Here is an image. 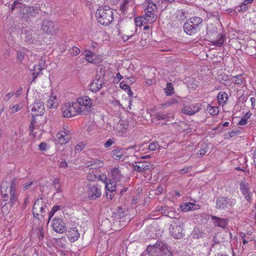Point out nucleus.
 <instances>
[{"mask_svg":"<svg viewBox=\"0 0 256 256\" xmlns=\"http://www.w3.org/2000/svg\"><path fill=\"white\" fill-rule=\"evenodd\" d=\"M146 251L149 256H172L166 243L160 240L153 245H148Z\"/></svg>","mask_w":256,"mask_h":256,"instance_id":"f257e3e1","label":"nucleus"},{"mask_svg":"<svg viewBox=\"0 0 256 256\" xmlns=\"http://www.w3.org/2000/svg\"><path fill=\"white\" fill-rule=\"evenodd\" d=\"M96 17L98 22L103 25H108L114 20L112 10L108 7H100L96 10Z\"/></svg>","mask_w":256,"mask_h":256,"instance_id":"f03ea898","label":"nucleus"},{"mask_svg":"<svg viewBox=\"0 0 256 256\" xmlns=\"http://www.w3.org/2000/svg\"><path fill=\"white\" fill-rule=\"evenodd\" d=\"M79 104L76 102H68L62 106V112L64 117L71 118L76 114L82 115V110L79 108Z\"/></svg>","mask_w":256,"mask_h":256,"instance_id":"7ed1b4c3","label":"nucleus"},{"mask_svg":"<svg viewBox=\"0 0 256 256\" xmlns=\"http://www.w3.org/2000/svg\"><path fill=\"white\" fill-rule=\"evenodd\" d=\"M15 9L17 10L18 12L22 14L24 16L30 14L33 16L35 14L38 13L39 10L37 6H26L16 1L14 2L11 6L12 11Z\"/></svg>","mask_w":256,"mask_h":256,"instance_id":"20e7f679","label":"nucleus"},{"mask_svg":"<svg viewBox=\"0 0 256 256\" xmlns=\"http://www.w3.org/2000/svg\"><path fill=\"white\" fill-rule=\"evenodd\" d=\"M18 194H12L9 196L8 198H2V201L0 205L2 212L4 213H8L12 206H14L18 202Z\"/></svg>","mask_w":256,"mask_h":256,"instance_id":"39448f33","label":"nucleus"},{"mask_svg":"<svg viewBox=\"0 0 256 256\" xmlns=\"http://www.w3.org/2000/svg\"><path fill=\"white\" fill-rule=\"evenodd\" d=\"M240 190L244 199L247 201L246 208L249 207L252 200V192H251L250 184L246 181H242L240 184Z\"/></svg>","mask_w":256,"mask_h":256,"instance_id":"423d86ee","label":"nucleus"},{"mask_svg":"<svg viewBox=\"0 0 256 256\" xmlns=\"http://www.w3.org/2000/svg\"><path fill=\"white\" fill-rule=\"evenodd\" d=\"M216 208L220 210H224L234 206L236 204V200L233 198H229L226 196H220L216 199Z\"/></svg>","mask_w":256,"mask_h":256,"instance_id":"0eeeda50","label":"nucleus"},{"mask_svg":"<svg viewBox=\"0 0 256 256\" xmlns=\"http://www.w3.org/2000/svg\"><path fill=\"white\" fill-rule=\"evenodd\" d=\"M88 198L90 200H94L102 196L101 187L97 184H88L87 190Z\"/></svg>","mask_w":256,"mask_h":256,"instance_id":"6e6552de","label":"nucleus"},{"mask_svg":"<svg viewBox=\"0 0 256 256\" xmlns=\"http://www.w3.org/2000/svg\"><path fill=\"white\" fill-rule=\"evenodd\" d=\"M156 6L154 3H148L144 10L145 14L144 16L148 22L152 23L156 19Z\"/></svg>","mask_w":256,"mask_h":256,"instance_id":"1a4fd4ad","label":"nucleus"},{"mask_svg":"<svg viewBox=\"0 0 256 256\" xmlns=\"http://www.w3.org/2000/svg\"><path fill=\"white\" fill-rule=\"evenodd\" d=\"M76 103L79 104L80 110H82V114H86L91 112L92 102L91 99L88 96L80 97L77 99Z\"/></svg>","mask_w":256,"mask_h":256,"instance_id":"9d476101","label":"nucleus"},{"mask_svg":"<svg viewBox=\"0 0 256 256\" xmlns=\"http://www.w3.org/2000/svg\"><path fill=\"white\" fill-rule=\"evenodd\" d=\"M0 192L2 198H8L9 196L18 194L15 188L14 182L12 181L10 184L6 181L3 182L0 186Z\"/></svg>","mask_w":256,"mask_h":256,"instance_id":"9b49d317","label":"nucleus"},{"mask_svg":"<svg viewBox=\"0 0 256 256\" xmlns=\"http://www.w3.org/2000/svg\"><path fill=\"white\" fill-rule=\"evenodd\" d=\"M169 230L172 236L175 238L180 239L182 237V230L178 219L172 222L170 226Z\"/></svg>","mask_w":256,"mask_h":256,"instance_id":"f8f14e48","label":"nucleus"},{"mask_svg":"<svg viewBox=\"0 0 256 256\" xmlns=\"http://www.w3.org/2000/svg\"><path fill=\"white\" fill-rule=\"evenodd\" d=\"M110 174L112 180L120 182V184H124L126 181V178L123 176L119 167L112 168L110 169Z\"/></svg>","mask_w":256,"mask_h":256,"instance_id":"ddd939ff","label":"nucleus"},{"mask_svg":"<svg viewBox=\"0 0 256 256\" xmlns=\"http://www.w3.org/2000/svg\"><path fill=\"white\" fill-rule=\"evenodd\" d=\"M52 227L54 230L57 233L63 234L66 231V223L58 218H54L52 220Z\"/></svg>","mask_w":256,"mask_h":256,"instance_id":"4468645a","label":"nucleus"},{"mask_svg":"<svg viewBox=\"0 0 256 256\" xmlns=\"http://www.w3.org/2000/svg\"><path fill=\"white\" fill-rule=\"evenodd\" d=\"M56 30V28L53 22L45 20L41 24V30L46 34H52Z\"/></svg>","mask_w":256,"mask_h":256,"instance_id":"2eb2a0df","label":"nucleus"},{"mask_svg":"<svg viewBox=\"0 0 256 256\" xmlns=\"http://www.w3.org/2000/svg\"><path fill=\"white\" fill-rule=\"evenodd\" d=\"M32 114L33 116H42L44 113V108L42 102L40 100H36L32 105Z\"/></svg>","mask_w":256,"mask_h":256,"instance_id":"dca6fc26","label":"nucleus"},{"mask_svg":"<svg viewBox=\"0 0 256 256\" xmlns=\"http://www.w3.org/2000/svg\"><path fill=\"white\" fill-rule=\"evenodd\" d=\"M200 109V105L198 104H193L183 107L182 112L186 115L191 116L199 112Z\"/></svg>","mask_w":256,"mask_h":256,"instance_id":"f3484780","label":"nucleus"},{"mask_svg":"<svg viewBox=\"0 0 256 256\" xmlns=\"http://www.w3.org/2000/svg\"><path fill=\"white\" fill-rule=\"evenodd\" d=\"M211 218L215 226L224 228L228 224V220L224 218H221L216 216H212Z\"/></svg>","mask_w":256,"mask_h":256,"instance_id":"a211bd4d","label":"nucleus"},{"mask_svg":"<svg viewBox=\"0 0 256 256\" xmlns=\"http://www.w3.org/2000/svg\"><path fill=\"white\" fill-rule=\"evenodd\" d=\"M66 236L69 240L74 242L78 239L80 234L76 228H69Z\"/></svg>","mask_w":256,"mask_h":256,"instance_id":"6ab92c4d","label":"nucleus"},{"mask_svg":"<svg viewBox=\"0 0 256 256\" xmlns=\"http://www.w3.org/2000/svg\"><path fill=\"white\" fill-rule=\"evenodd\" d=\"M46 62L44 60H40L37 66H34L32 70V78L33 79L36 78L38 75L40 74V72L46 68Z\"/></svg>","mask_w":256,"mask_h":256,"instance_id":"aec40b11","label":"nucleus"},{"mask_svg":"<svg viewBox=\"0 0 256 256\" xmlns=\"http://www.w3.org/2000/svg\"><path fill=\"white\" fill-rule=\"evenodd\" d=\"M184 31L189 35H193L196 34L198 32L200 31V28L196 27L191 24V22H186L184 26Z\"/></svg>","mask_w":256,"mask_h":256,"instance_id":"412c9836","label":"nucleus"},{"mask_svg":"<svg viewBox=\"0 0 256 256\" xmlns=\"http://www.w3.org/2000/svg\"><path fill=\"white\" fill-rule=\"evenodd\" d=\"M125 154V150L124 148H118L112 152V156L115 160H120L122 159Z\"/></svg>","mask_w":256,"mask_h":256,"instance_id":"4be33fe9","label":"nucleus"},{"mask_svg":"<svg viewBox=\"0 0 256 256\" xmlns=\"http://www.w3.org/2000/svg\"><path fill=\"white\" fill-rule=\"evenodd\" d=\"M134 166V170L139 172H142L150 168V165L146 162H143L136 163Z\"/></svg>","mask_w":256,"mask_h":256,"instance_id":"5701e85b","label":"nucleus"},{"mask_svg":"<svg viewBox=\"0 0 256 256\" xmlns=\"http://www.w3.org/2000/svg\"><path fill=\"white\" fill-rule=\"evenodd\" d=\"M56 136L58 139V142L60 144H64L68 142L70 138L68 133L65 131L58 132L56 134Z\"/></svg>","mask_w":256,"mask_h":256,"instance_id":"b1692460","label":"nucleus"},{"mask_svg":"<svg viewBox=\"0 0 256 256\" xmlns=\"http://www.w3.org/2000/svg\"><path fill=\"white\" fill-rule=\"evenodd\" d=\"M156 120H166L167 121H170L171 118H174V116L171 113L167 112H158L156 113L155 115Z\"/></svg>","mask_w":256,"mask_h":256,"instance_id":"393cba45","label":"nucleus"},{"mask_svg":"<svg viewBox=\"0 0 256 256\" xmlns=\"http://www.w3.org/2000/svg\"><path fill=\"white\" fill-rule=\"evenodd\" d=\"M85 56L86 60L90 63H94L96 59V56L94 54L88 50H86L84 53Z\"/></svg>","mask_w":256,"mask_h":256,"instance_id":"a878e982","label":"nucleus"},{"mask_svg":"<svg viewBox=\"0 0 256 256\" xmlns=\"http://www.w3.org/2000/svg\"><path fill=\"white\" fill-rule=\"evenodd\" d=\"M103 162L102 161L98 160H90L88 162V167L90 169H96L98 167L102 166Z\"/></svg>","mask_w":256,"mask_h":256,"instance_id":"bb28decb","label":"nucleus"},{"mask_svg":"<svg viewBox=\"0 0 256 256\" xmlns=\"http://www.w3.org/2000/svg\"><path fill=\"white\" fill-rule=\"evenodd\" d=\"M102 81H92L90 84V90L92 92L98 91L102 87L103 83Z\"/></svg>","mask_w":256,"mask_h":256,"instance_id":"cd10ccee","label":"nucleus"},{"mask_svg":"<svg viewBox=\"0 0 256 256\" xmlns=\"http://www.w3.org/2000/svg\"><path fill=\"white\" fill-rule=\"evenodd\" d=\"M194 206H195L194 204L190 202H186L181 204L180 208L182 212H187L195 210L196 208H194Z\"/></svg>","mask_w":256,"mask_h":256,"instance_id":"c85d7f7f","label":"nucleus"},{"mask_svg":"<svg viewBox=\"0 0 256 256\" xmlns=\"http://www.w3.org/2000/svg\"><path fill=\"white\" fill-rule=\"evenodd\" d=\"M106 192H109L112 193H116V186L114 181L110 180L109 182H106Z\"/></svg>","mask_w":256,"mask_h":256,"instance_id":"c756f323","label":"nucleus"},{"mask_svg":"<svg viewBox=\"0 0 256 256\" xmlns=\"http://www.w3.org/2000/svg\"><path fill=\"white\" fill-rule=\"evenodd\" d=\"M187 21L191 22V24L196 27L200 28V24L202 22V20L200 17L194 16L190 18Z\"/></svg>","mask_w":256,"mask_h":256,"instance_id":"7c9ffc66","label":"nucleus"},{"mask_svg":"<svg viewBox=\"0 0 256 256\" xmlns=\"http://www.w3.org/2000/svg\"><path fill=\"white\" fill-rule=\"evenodd\" d=\"M42 206H44V202L42 198H38L34 204L32 210L34 212H39L40 209L42 208Z\"/></svg>","mask_w":256,"mask_h":256,"instance_id":"2f4dec72","label":"nucleus"},{"mask_svg":"<svg viewBox=\"0 0 256 256\" xmlns=\"http://www.w3.org/2000/svg\"><path fill=\"white\" fill-rule=\"evenodd\" d=\"M52 186L56 193H60L62 192L60 184V180L58 178H56L52 182Z\"/></svg>","mask_w":256,"mask_h":256,"instance_id":"473e14b6","label":"nucleus"},{"mask_svg":"<svg viewBox=\"0 0 256 256\" xmlns=\"http://www.w3.org/2000/svg\"><path fill=\"white\" fill-rule=\"evenodd\" d=\"M218 40H212V43L214 46H221L225 41V36L222 34H218Z\"/></svg>","mask_w":256,"mask_h":256,"instance_id":"72a5a7b5","label":"nucleus"},{"mask_svg":"<svg viewBox=\"0 0 256 256\" xmlns=\"http://www.w3.org/2000/svg\"><path fill=\"white\" fill-rule=\"evenodd\" d=\"M48 106L50 108H54L58 106V103L56 100V97L50 96V99L48 100Z\"/></svg>","mask_w":256,"mask_h":256,"instance_id":"f704fd0d","label":"nucleus"},{"mask_svg":"<svg viewBox=\"0 0 256 256\" xmlns=\"http://www.w3.org/2000/svg\"><path fill=\"white\" fill-rule=\"evenodd\" d=\"M120 86L122 89L125 90L126 91L127 90V94L130 96H132L133 92L132 91L130 86L126 84L124 81H122L120 82Z\"/></svg>","mask_w":256,"mask_h":256,"instance_id":"c9c22d12","label":"nucleus"},{"mask_svg":"<svg viewBox=\"0 0 256 256\" xmlns=\"http://www.w3.org/2000/svg\"><path fill=\"white\" fill-rule=\"evenodd\" d=\"M164 92L167 96H170L174 94V88L173 84L168 82L166 87L164 89Z\"/></svg>","mask_w":256,"mask_h":256,"instance_id":"e433bc0d","label":"nucleus"},{"mask_svg":"<svg viewBox=\"0 0 256 256\" xmlns=\"http://www.w3.org/2000/svg\"><path fill=\"white\" fill-rule=\"evenodd\" d=\"M217 98L219 103L222 104L224 103L227 100L228 94L224 92H220L218 94Z\"/></svg>","mask_w":256,"mask_h":256,"instance_id":"4c0bfd02","label":"nucleus"},{"mask_svg":"<svg viewBox=\"0 0 256 256\" xmlns=\"http://www.w3.org/2000/svg\"><path fill=\"white\" fill-rule=\"evenodd\" d=\"M252 116V113L250 112H246L242 118L238 122V124L240 126H244L247 124L248 120Z\"/></svg>","mask_w":256,"mask_h":256,"instance_id":"58836bf2","label":"nucleus"},{"mask_svg":"<svg viewBox=\"0 0 256 256\" xmlns=\"http://www.w3.org/2000/svg\"><path fill=\"white\" fill-rule=\"evenodd\" d=\"M126 211L124 210L121 206H119L118 208L117 212H116V217L118 218H120L126 215Z\"/></svg>","mask_w":256,"mask_h":256,"instance_id":"ea45409f","label":"nucleus"},{"mask_svg":"<svg viewBox=\"0 0 256 256\" xmlns=\"http://www.w3.org/2000/svg\"><path fill=\"white\" fill-rule=\"evenodd\" d=\"M147 22V21L145 20V18L144 16L136 18L135 20V24L137 26H140Z\"/></svg>","mask_w":256,"mask_h":256,"instance_id":"a19ab883","label":"nucleus"},{"mask_svg":"<svg viewBox=\"0 0 256 256\" xmlns=\"http://www.w3.org/2000/svg\"><path fill=\"white\" fill-rule=\"evenodd\" d=\"M207 110L210 114L213 116L216 115L218 112V108L215 106H208Z\"/></svg>","mask_w":256,"mask_h":256,"instance_id":"79ce46f5","label":"nucleus"},{"mask_svg":"<svg viewBox=\"0 0 256 256\" xmlns=\"http://www.w3.org/2000/svg\"><path fill=\"white\" fill-rule=\"evenodd\" d=\"M32 116V120H31V122H30V128H29L30 131L31 132H32L34 131V128L35 124L36 123V120L35 118L36 116Z\"/></svg>","mask_w":256,"mask_h":256,"instance_id":"37998d69","label":"nucleus"},{"mask_svg":"<svg viewBox=\"0 0 256 256\" xmlns=\"http://www.w3.org/2000/svg\"><path fill=\"white\" fill-rule=\"evenodd\" d=\"M70 53L73 56H77L80 52V50L76 46H74L70 50Z\"/></svg>","mask_w":256,"mask_h":256,"instance_id":"c03bdc74","label":"nucleus"},{"mask_svg":"<svg viewBox=\"0 0 256 256\" xmlns=\"http://www.w3.org/2000/svg\"><path fill=\"white\" fill-rule=\"evenodd\" d=\"M178 216V214L176 212V211H174V210H172V208H171L169 213H168V215L167 216L171 218H176H176Z\"/></svg>","mask_w":256,"mask_h":256,"instance_id":"a18cd8bd","label":"nucleus"},{"mask_svg":"<svg viewBox=\"0 0 256 256\" xmlns=\"http://www.w3.org/2000/svg\"><path fill=\"white\" fill-rule=\"evenodd\" d=\"M192 170V166H186L184 167V168L180 170V173L181 174H187L189 172H190Z\"/></svg>","mask_w":256,"mask_h":256,"instance_id":"49530a36","label":"nucleus"},{"mask_svg":"<svg viewBox=\"0 0 256 256\" xmlns=\"http://www.w3.org/2000/svg\"><path fill=\"white\" fill-rule=\"evenodd\" d=\"M170 208H168L167 206H164V207H162L161 210H160L162 212V214L164 216H167L168 215V213H169V212L170 210Z\"/></svg>","mask_w":256,"mask_h":256,"instance_id":"de8ad7c7","label":"nucleus"},{"mask_svg":"<svg viewBox=\"0 0 256 256\" xmlns=\"http://www.w3.org/2000/svg\"><path fill=\"white\" fill-rule=\"evenodd\" d=\"M158 146L157 142H152L148 146V148L149 150L154 151L156 150Z\"/></svg>","mask_w":256,"mask_h":256,"instance_id":"09e8293b","label":"nucleus"},{"mask_svg":"<svg viewBox=\"0 0 256 256\" xmlns=\"http://www.w3.org/2000/svg\"><path fill=\"white\" fill-rule=\"evenodd\" d=\"M236 8L238 12H242L246 11L248 10V7L246 4L242 2V4L238 6Z\"/></svg>","mask_w":256,"mask_h":256,"instance_id":"8fccbe9b","label":"nucleus"},{"mask_svg":"<svg viewBox=\"0 0 256 256\" xmlns=\"http://www.w3.org/2000/svg\"><path fill=\"white\" fill-rule=\"evenodd\" d=\"M46 204L44 202V206H42V208L40 209L38 212H40V216L44 218L46 216Z\"/></svg>","mask_w":256,"mask_h":256,"instance_id":"3c124183","label":"nucleus"},{"mask_svg":"<svg viewBox=\"0 0 256 256\" xmlns=\"http://www.w3.org/2000/svg\"><path fill=\"white\" fill-rule=\"evenodd\" d=\"M24 56H25V54L22 52L20 51V52H18L17 53L16 58L18 60L22 62L23 60Z\"/></svg>","mask_w":256,"mask_h":256,"instance_id":"603ef678","label":"nucleus"},{"mask_svg":"<svg viewBox=\"0 0 256 256\" xmlns=\"http://www.w3.org/2000/svg\"><path fill=\"white\" fill-rule=\"evenodd\" d=\"M184 15V13L182 11L180 10L176 14V16L180 20H183L185 18V16Z\"/></svg>","mask_w":256,"mask_h":256,"instance_id":"864d4df0","label":"nucleus"},{"mask_svg":"<svg viewBox=\"0 0 256 256\" xmlns=\"http://www.w3.org/2000/svg\"><path fill=\"white\" fill-rule=\"evenodd\" d=\"M33 183L34 182H26V183L24 184L23 185L24 190H26L28 189L31 188L32 185L33 184Z\"/></svg>","mask_w":256,"mask_h":256,"instance_id":"5fc2aeb1","label":"nucleus"},{"mask_svg":"<svg viewBox=\"0 0 256 256\" xmlns=\"http://www.w3.org/2000/svg\"><path fill=\"white\" fill-rule=\"evenodd\" d=\"M47 144L45 142H41L39 144V149L42 151H44L46 150Z\"/></svg>","mask_w":256,"mask_h":256,"instance_id":"6e6d98bb","label":"nucleus"},{"mask_svg":"<svg viewBox=\"0 0 256 256\" xmlns=\"http://www.w3.org/2000/svg\"><path fill=\"white\" fill-rule=\"evenodd\" d=\"M128 0H124L123 3L120 4V10L124 12L126 9V5L128 3Z\"/></svg>","mask_w":256,"mask_h":256,"instance_id":"4d7b16f0","label":"nucleus"},{"mask_svg":"<svg viewBox=\"0 0 256 256\" xmlns=\"http://www.w3.org/2000/svg\"><path fill=\"white\" fill-rule=\"evenodd\" d=\"M84 145L83 144H78L75 148L76 151H81L84 148Z\"/></svg>","mask_w":256,"mask_h":256,"instance_id":"13d9d810","label":"nucleus"},{"mask_svg":"<svg viewBox=\"0 0 256 256\" xmlns=\"http://www.w3.org/2000/svg\"><path fill=\"white\" fill-rule=\"evenodd\" d=\"M114 140H112L109 139L104 144V146L106 148L110 147V146H111L114 144Z\"/></svg>","mask_w":256,"mask_h":256,"instance_id":"bf43d9fd","label":"nucleus"},{"mask_svg":"<svg viewBox=\"0 0 256 256\" xmlns=\"http://www.w3.org/2000/svg\"><path fill=\"white\" fill-rule=\"evenodd\" d=\"M168 102L170 104V106L178 104V101L176 98H172V99H170L169 100H168Z\"/></svg>","mask_w":256,"mask_h":256,"instance_id":"052dcab7","label":"nucleus"},{"mask_svg":"<svg viewBox=\"0 0 256 256\" xmlns=\"http://www.w3.org/2000/svg\"><path fill=\"white\" fill-rule=\"evenodd\" d=\"M114 194H115V193H112V192H106V197L108 199L111 200L113 198V196H114Z\"/></svg>","mask_w":256,"mask_h":256,"instance_id":"680f3d73","label":"nucleus"},{"mask_svg":"<svg viewBox=\"0 0 256 256\" xmlns=\"http://www.w3.org/2000/svg\"><path fill=\"white\" fill-rule=\"evenodd\" d=\"M14 95V93L12 92L8 93L4 98V100L8 102Z\"/></svg>","mask_w":256,"mask_h":256,"instance_id":"e2e57ef3","label":"nucleus"},{"mask_svg":"<svg viewBox=\"0 0 256 256\" xmlns=\"http://www.w3.org/2000/svg\"><path fill=\"white\" fill-rule=\"evenodd\" d=\"M198 232H195V233L194 234V235L195 236V237H196L197 238L202 237L204 232L201 230H200V231L198 230Z\"/></svg>","mask_w":256,"mask_h":256,"instance_id":"0e129e2a","label":"nucleus"},{"mask_svg":"<svg viewBox=\"0 0 256 256\" xmlns=\"http://www.w3.org/2000/svg\"><path fill=\"white\" fill-rule=\"evenodd\" d=\"M12 112H18L19 110H20L19 105L16 104V105L12 107Z\"/></svg>","mask_w":256,"mask_h":256,"instance_id":"69168bd1","label":"nucleus"},{"mask_svg":"<svg viewBox=\"0 0 256 256\" xmlns=\"http://www.w3.org/2000/svg\"><path fill=\"white\" fill-rule=\"evenodd\" d=\"M250 102H251V105H252V108H253L256 106V99L255 98L252 97L250 98Z\"/></svg>","mask_w":256,"mask_h":256,"instance_id":"338daca9","label":"nucleus"},{"mask_svg":"<svg viewBox=\"0 0 256 256\" xmlns=\"http://www.w3.org/2000/svg\"><path fill=\"white\" fill-rule=\"evenodd\" d=\"M68 166V163L66 162V160H62L60 163V168H66Z\"/></svg>","mask_w":256,"mask_h":256,"instance_id":"774afa93","label":"nucleus"}]
</instances>
